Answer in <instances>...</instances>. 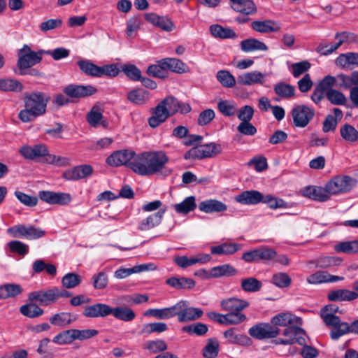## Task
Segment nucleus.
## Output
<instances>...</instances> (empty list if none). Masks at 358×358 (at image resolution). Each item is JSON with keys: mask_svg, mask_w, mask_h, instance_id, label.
I'll return each mask as SVG.
<instances>
[{"mask_svg": "<svg viewBox=\"0 0 358 358\" xmlns=\"http://www.w3.org/2000/svg\"><path fill=\"white\" fill-rule=\"evenodd\" d=\"M241 286L243 291L246 292H257L262 287V283L258 279L250 277L241 280Z\"/></svg>", "mask_w": 358, "mask_h": 358, "instance_id": "obj_50", "label": "nucleus"}, {"mask_svg": "<svg viewBox=\"0 0 358 358\" xmlns=\"http://www.w3.org/2000/svg\"><path fill=\"white\" fill-rule=\"evenodd\" d=\"M291 115L293 119V126L304 128L313 119L315 110L306 105L301 104L292 108Z\"/></svg>", "mask_w": 358, "mask_h": 358, "instance_id": "obj_8", "label": "nucleus"}, {"mask_svg": "<svg viewBox=\"0 0 358 358\" xmlns=\"http://www.w3.org/2000/svg\"><path fill=\"white\" fill-rule=\"evenodd\" d=\"M168 327L166 323L164 322H154L146 324L143 326L141 329V334H150L152 333H162L166 331Z\"/></svg>", "mask_w": 358, "mask_h": 358, "instance_id": "obj_62", "label": "nucleus"}, {"mask_svg": "<svg viewBox=\"0 0 358 358\" xmlns=\"http://www.w3.org/2000/svg\"><path fill=\"white\" fill-rule=\"evenodd\" d=\"M132 171L138 175L150 176L162 173L169 157L163 151L143 152L136 154Z\"/></svg>", "mask_w": 358, "mask_h": 358, "instance_id": "obj_1", "label": "nucleus"}, {"mask_svg": "<svg viewBox=\"0 0 358 358\" xmlns=\"http://www.w3.org/2000/svg\"><path fill=\"white\" fill-rule=\"evenodd\" d=\"M122 71L131 80L137 81L142 78L141 71L134 64H124Z\"/></svg>", "mask_w": 358, "mask_h": 358, "instance_id": "obj_63", "label": "nucleus"}, {"mask_svg": "<svg viewBox=\"0 0 358 358\" xmlns=\"http://www.w3.org/2000/svg\"><path fill=\"white\" fill-rule=\"evenodd\" d=\"M238 271L230 264H223L211 268L208 278H220L222 276H232L236 275Z\"/></svg>", "mask_w": 358, "mask_h": 358, "instance_id": "obj_35", "label": "nucleus"}, {"mask_svg": "<svg viewBox=\"0 0 358 358\" xmlns=\"http://www.w3.org/2000/svg\"><path fill=\"white\" fill-rule=\"evenodd\" d=\"M262 203H266L271 209L287 208L288 203L283 199L272 196L271 194L263 195Z\"/></svg>", "mask_w": 358, "mask_h": 358, "instance_id": "obj_57", "label": "nucleus"}, {"mask_svg": "<svg viewBox=\"0 0 358 358\" xmlns=\"http://www.w3.org/2000/svg\"><path fill=\"white\" fill-rule=\"evenodd\" d=\"M241 249V244L224 243L212 247L211 253L213 255H232Z\"/></svg>", "mask_w": 358, "mask_h": 358, "instance_id": "obj_40", "label": "nucleus"}, {"mask_svg": "<svg viewBox=\"0 0 358 358\" xmlns=\"http://www.w3.org/2000/svg\"><path fill=\"white\" fill-rule=\"evenodd\" d=\"M41 200L49 204L66 205L71 201V197L68 193L41 191L38 193Z\"/></svg>", "mask_w": 358, "mask_h": 358, "instance_id": "obj_15", "label": "nucleus"}, {"mask_svg": "<svg viewBox=\"0 0 358 358\" xmlns=\"http://www.w3.org/2000/svg\"><path fill=\"white\" fill-rule=\"evenodd\" d=\"M166 71L169 70L177 73H183L187 71V66L181 60L176 58L163 59Z\"/></svg>", "mask_w": 358, "mask_h": 358, "instance_id": "obj_41", "label": "nucleus"}, {"mask_svg": "<svg viewBox=\"0 0 358 358\" xmlns=\"http://www.w3.org/2000/svg\"><path fill=\"white\" fill-rule=\"evenodd\" d=\"M166 284L178 289H192L195 286V281L188 278L171 277L166 281Z\"/></svg>", "mask_w": 358, "mask_h": 358, "instance_id": "obj_37", "label": "nucleus"}, {"mask_svg": "<svg viewBox=\"0 0 358 358\" xmlns=\"http://www.w3.org/2000/svg\"><path fill=\"white\" fill-rule=\"evenodd\" d=\"M357 180L347 175L334 176L326 184L329 195L347 193L351 191L357 185Z\"/></svg>", "mask_w": 358, "mask_h": 358, "instance_id": "obj_3", "label": "nucleus"}, {"mask_svg": "<svg viewBox=\"0 0 358 358\" xmlns=\"http://www.w3.org/2000/svg\"><path fill=\"white\" fill-rule=\"evenodd\" d=\"M235 331L236 329L231 328L224 332V336L231 343L241 345H249L250 343V338L247 336L236 334Z\"/></svg>", "mask_w": 358, "mask_h": 358, "instance_id": "obj_43", "label": "nucleus"}, {"mask_svg": "<svg viewBox=\"0 0 358 358\" xmlns=\"http://www.w3.org/2000/svg\"><path fill=\"white\" fill-rule=\"evenodd\" d=\"M334 249L337 252L357 253L358 252V240L341 242L335 245Z\"/></svg>", "mask_w": 358, "mask_h": 358, "instance_id": "obj_52", "label": "nucleus"}, {"mask_svg": "<svg viewBox=\"0 0 358 358\" xmlns=\"http://www.w3.org/2000/svg\"><path fill=\"white\" fill-rule=\"evenodd\" d=\"M340 134L347 142L355 143L358 141V131L350 124L346 123L341 127Z\"/></svg>", "mask_w": 358, "mask_h": 358, "instance_id": "obj_47", "label": "nucleus"}, {"mask_svg": "<svg viewBox=\"0 0 358 358\" xmlns=\"http://www.w3.org/2000/svg\"><path fill=\"white\" fill-rule=\"evenodd\" d=\"M327 99L334 105H344L346 102L345 96L336 90H330L325 94Z\"/></svg>", "mask_w": 358, "mask_h": 358, "instance_id": "obj_61", "label": "nucleus"}, {"mask_svg": "<svg viewBox=\"0 0 358 358\" xmlns=\"http://www.w3.org/2000/svg\"><path fill=\"white\" fill-rule=\"evenodd\" d=\"M20 312L24 316L29 318H36L43 314V310L34 303L22 306L20 308Z\"/></svg>", "mask_w": 358, "mask_h": 358, "instance_id": "obj_49", "label": "nucleus"}, {"mask_svg": "<svg viewBox=\"0 0 358 358\" xmlns=\"http://www.w3.org/2000/svg\"><path fill=\"white\" fill-rule=\"evenodd\" d=\"M97 90L92 85H69L63 90L64 94L71 98H85L93 95Z\"/></svg>", "mask_w": 358, "mask_h": 358, "instance_id": "obj_14", "label": "nucleus"}, {"mask_svg": "<svg viewBox=\"0 0 358 358\" xmlns=\"http://www.w3.org/2000/svg\"><path fill=\"white\" fill-rule=\"evenodd\" d=\"M86 120L92 127H97L99 125L105 129L108 127V122L103 115V109L98 105L92 106L86 115Z\"/></svg>", "mask_w": 358, "mask_h": 358, "instance_id": "obj_18", "label": "nucleus"}, {"mask_svg": "<svg viewBox=\"0 0 358 358\" xmlns=\"http://www.w3.org/2000/svg\"><path fill=\"white\" fill-rule=\"evenodd\" d=\"M222 152V146L220 144L210 143L192 148L187 151L184 156L185 159H202L214 157Z\"/></svg>", "mask_w": 358, "mask_h": 358, "instance_id": "obj_4", "label": "nucleus"}, {"mask_svg": "<svg viewBox=\"0 0 358 358\" xmlns=\"http://www.w3.org/2000/svg\"><path fill=\"white\" fill-rule=\"evenodd\" d=\"M220 306L226 311L241 313L242 310L249 306V303L247 301L237 298H229L222 300Z\"/></svg>", "mask_w": 358, "mask_h": 358, "instance_id": "obj_30", "label": "nucleus"}, {"mask_svg": "<svg viewBox=\"0 0 358 358\" xmlns=\"http://www.w3.org/2000/svg\"><path fill=\"white\" fill-rule=\"evenodd\" d=\"M263 194L257 190H247L241 192L235 197V200L244 205H255L261 203Z\"/></svg>", "mask_w": 358, "mask_h": 358, "instance_id": "obj_27", "label": "nucleus"}, {"mask_svg": "<svg viewBox=\"0 0 358 358\" xmlns=\"http://www.w3.org/2000/svg\"><path fill=\"white\" fill-rule=\"evenodd\" d=\"M146 73L152 77L164 79L168 77L166 66L163 63V59L157 62V64L150 65Z\"/></svg>", "mask_w": 358, "mask_h": 358, "instance_id": "obj_48", "label": "nucleus"}, {"mask_svg": "<svg viewBox=\"0 0 358 358\" xmlns=\"http://www.w3.org/2000/svg\"><path fill=\"white\" fill-rule=\"evenodd\" d=\"M144 17L148 22L164 31L171 32L176 29L174 23L167 16H160L154 13H148L144 15Z\"/></svg>", "mask_w": 358, "mask_h": 358, "instance_id": "obj_16", "label": "nucleus"}, {"mask_svg": "<svg viewBox=\"0 0 358 358\" xmlns=\"http://www.w3.org/2000/svg\"><path fill=\"white\" fill-rule=\"evenodd\" d=\"M358 298V292L347 289L331 290L327 294V299L330 301H352Z\"/></svg>", "mask_w": 358, "mask_h": 358, "instance_id": "obj_24", "label": "nucleus"}, {"mask_svg": "<svg viewBox=\"0 0 358 358\" xmlns=\"http://www.w3.org/2000/svg\"><path fill=\"white\" fill-rule=\"evenodd\" d=\"M29 301H37L41 306H48L56 302L55 293L53 289L46 291H36L29 294Z\"/></svg>", "mask_w": 358, "mask_h": 358, "instance_id": "obj_26", "label": "nucleus"}, {"mask_svg": "<svg viewBox=\"0 0 358 358\" xmlns=\"http://www.w3.org/2000/svg\"><path fill=\"white\" fill-rule=\"evenodd\" d=\"M251 28L262 34L278 32L281 29L277 22L271 20H255L251 23Z\"/></svg>", "mask_w": 358, "mask_h": 358, "instance_id": "obj_25", "label": "nucleus"}, {"mask_svg": "<svg viewBox=\"0 0 358 358\" xmlns=\"http://www.w3.org/2000/svg\"><path fill=\"white\" fill-rule=\"evenodd\" d=\"M77 320L76 316H73L70 313L62 312L51 316L49 321L51 324L65 327Z\"/></svg>", "mask_w": 358, "mask_h": 358, "instance_id": "obj_34", "label": "nucleus"}, {"mask_svg": "<svg viewBox=\"0 0 358 358\" xmlns=\"http://www.w3.org/2000/svg\"><path fill=\"white\" fill-rule=\"evenodd\" d=\"M302 193L304 196L320 202L327 201L330 199L326 185L324 187L318 186L306 187L302 190Z\"/></svg>", "mask_w": 358, "mask_h": 358, "instance_id": "obj_23", "label": "nucleus"}, {"mask_svg": "<svg viewBox=\"0 0 358 358\" xmlns=\"http://www.w3.org/2000/svg\"><path fill=\"white\" fill-rule=\"evenodd\" d=\"M177 303L174 306L161 309L150 308L144 313L145 316H152L158 320H167L176 316Z\"/></svg>", "mask_w": 358, "mask_h": 358, "instance_id": "obj_28", "label": "nucleus"}, {"mask_svg": "<svg viewBox=\"0 0 358 358\" xmlns=\"http://www.w3.org/2000/svg\"><path fill=\"white\" fill-rule=\"evenodd\" d=\"M350 333L358 334V320H354L350 324L346 322H343L341 329L335 334L334 340H338L341 336Z\"/></svg>", "mask_w": 358, "mask_h": 358, "instance_id": "obj_56", "label": "nucleus"}, {"mask_svg": "<svg viewBox=\"0 0 358 358\" xmlns=\"http://www.w3.org/2000/svg\"><path fill=\"white\" fill-rule=\"evenodd\" d=\"M43 54H44V50H40L31 54L22 55L18 58L17 62V66L19 69L18 73L21 76L27 75V70L28 69L41 62Z\"/></svg>", "mask_w": 358, "mask_h": 358, "instance_id": "obj_13", "label": "nucleus"}, {"mask_svg": "<svg viewBox=\"0 0 358 358\" xmlns=\"http://www.w3.org/2000/svg\"><path fill=\"white\" fill-rule=\"evenodd\" d=\"M24 108L18 114L22 122H30L46 113L47 104L50 97L43 92H33L24 96Z\"/></svg>", "mask_w": 358, "mask_h": 358, "instance_id": "obj_2", "label": "nucleus"}, {"mask_svg": "<svg viewBox=\"0 0 358 358\" xmlns=\"http://www.w3.org/2000/svg\"><path fill=\"white\" fill-rule=\"evenodd\" d=\"M0 90L3 92H20L23 90V85L15 79H0Z\"/></svg>", "mask_w": 358, "mask_h": 358, "instance_id": "obj_51", "label": "nucleus"}, {"mask_svg": "<svg viewBox=\"0 0 358 358\" xmlns=\"http://www.w3.org/2000/svg\"><path fill=\"white\" fill-rule=\"evenodd\" d=\"M201 211L206 213H220L227 210V206L220 201L209 199L202 201L199 205Z\"/></svg>", "mask_w": 358, "mask_h": 358, "instance_id": "obj_31", "label": "nucleus"}, {"mask_svg": "<svg viewBox=\"0 0 358 358\" xmlns=\"http://www.w3.org/2000/svg\"><path fill=\"white\" fill-rule=\"evenodd\" d=\"M240 45L241 50L245 52L255 50L266 51L268 50V47L264 43L253 38L242 41Z\"/></svg>", "mask_w": 358, "mask_h": 358, "instance_id": "obj_36", "label": "nucleus"}, {"mask_svg": "<svg viewBox=\"0 0 358 358\" xmlns=\"http://www.w3.org/2000/svg\"><path fill=\"white\" fill-rule=\"evenodd\" d=\"M292 280L286 273H278L273 275L272 282L277 287L285 288L290 285Z\"/></svg>", "mask_w": 358, "mask_h": 358, "instance_id": "obj_64", "label": "nucleus"}, {"mask_svg": "<svg viewBox=\"0 0 358 358\" xmlns=\"http://www.w3.org/2000/svg\"><path fill=\"white\" fill-rule=\"evenodd\" d=\"M150 113L152 115L148 119V124L152 128L157 127L170 117V114L160 102L155 108L150 109Z\"/></svg>", "mask_w": 358, "mask_h": 358, "instance_id": "obj_21", "label": "nucleus"}, {"mask_svg": "<svg viewBox=\"0 0 358 358\" xmlns=\"http://www.w3.org/2000/svg\"><path fill=\"white\" fill-rule=\"evenodd\" d=\"M74 339L73 329L63 331L52 339V341L59 345L71 343Z\"/></svg>", "mask_w": 358, "mask_h": 358, "instance_id": "obj_60", "label": "nucleus"}, {"mask_svg": "<svg viewBox=\"0 0 358 358\" xmlns=\"http://www.w3.org/2000/svg\"><path fill=\"white\" fill-rule=\"evenodd\" d=\"M342 262V259L336 257H322L315 260H311L308 262L310 264H315L316 267L320 268H329L338 266Z\"/></svg>", "mask_w": 358, "mask_h": 358, "instance_id": "obj_45", "label": "nucleus"}, {"mask_svg": "<svg viewBox=\"0 0 358 358\" xmlns=\"http://www.w3.org/2000/svg\"><path fill=\"white\" fill-rule=\"evenodd\" d=\"M165 210V209H160L157 213L150 215L146 219L143 220L140 222L138 229L141 231H148L157 227L160 224Z\"/></svg>", "mask_w": 358, "mask_h": 358, "instance_id": "obj_32", "label": "nucleus"}, {"mask_svg": "<svg viewBox=\"0 0 358 358\" xmlns=\"http://www.w3.org/2000/svg\"><path fill=\"white\" fill-rule=\"evenodd\" d=\"M173 208L178 213L186 215L196 208V199L194 196H188L181 203L173 205Z\"/></svg>", "mask_w": 358, "mask_h": 358, "instance_id": "obj_39", "label": "nucleus"}, {"mask_svg": "<svg viewBox=\"0 0 358 358\" xmlns=\"http://www.w3.org/2000/svg\"><path fill=\"white\" fill-rule=\"evenodd\" d=\"M248 333L256 339L263 340L275 338L280 334V329L268 323H259L250 328Z\"/></svg>", "mask_w": 358, "mask_h": 358, "instance_id": "obj_11", "label": "nucleus"}, {"mask_svg": "<svg viewBox=\"0 0 358 358\" xmlns=\"http://www.w3.org/2000/svg\"><path fill=\"white\" fill-rule=\"evenodd\" d=\"M264 82V74L257 71L248 72L237 77V83L241 85L250 86L255 84H262Z\"/></svg>", "mask_w": 358, "mask_h": 358, "instance_id": "obj_29", "label": "nucleus"}, {"mask_svg": "<svg viewBox=\"0 0 358 358\" xmlns=\"http://www.w3.org/2000/svg\"><path fill=\"white\" fill-rule=\"evenodd\" d=\"M299 326L291 325L286 327L283 331L282 335L287 338L276 339L274 341L275 343L287 345L297 343L299 345H303L306 343L305 338L303 337L305 331Z\"/></svg>", "mask_w": 358, "mask_h": 358, "instance_id": "obj_9", "label": "nucleus"}, {"mask_svg": "<svg viewBox=\"0 0 358 358\" xmlns=\"http://www.w3.org/2000/svg\"><path fill=\"white\" fill-rule=\"evenodd\" d=\"M271 324L277 327H289L291 325H301L302 319L289 313H282L274 316L271 321Z\"/></svg>", "mask_w": 358, "mask_h": 358, "instance_id": "obj_19", "label": "nucleus"}, {"mask_svg": "<svg viewBox=\"0 0 358 358\" xmlns=\"http://www.w3.org/2000/svg\"><path fill=\"white\" fill-rule=\"evenodd\" d=\"M170 117L176 114L180 109V101L174 96H169L160 101Z\"/></svg>", "mask_w": 358, "mask_h": 358, "instance_id": "obj_55", "label": "nucleus"}, {"mask_svg": "<svg viewBox=\"0 0 358 358\" xmlns=\"http://www.w3.org/2000/svg\"><path fill=\"white\" fill-rule=\"evenodd\" d=\"M338 312V307L334 304H329L324 306L320 310V317L324 324L328 327H331L330 337L332 340L335 338V334L341 329V324L343 322L335 313Z\"/></svg>", "mask_w": 358, "mask_h": 358, "instance_id": "obj_5", "label": "nucleus"}, {"mask_svg": "<svg viewBox=\"0 0 358 358\" xmlns=\"http://www.w3.org/2000/svg\"><path fill=\"white\" fill-rule=\"evenodd\" d=\"M80 69L86 75L99 77V66L88 60H79L77 62Z\"/></svg>", "mask_w": 358, "mask_h": 358, "instance_id": "obj_53", "label": "nucleus"}, {"mask_svg": "<svg viewBox=\"0 0 358 358\" xmlns=\"http://www.w3.org/2000/svg\"><path fill=\"white\" fill-rule=\"evenodd\" d=\"M211 34L216 38H234L236 36L235 31L228 27H223L219 24H213L210 27Z\"/></svg>", "mask_w": 358, "mask_h": 358, "instance_id": "obj_46", "label": "nucleus"}, {"mask_svg": "<svg viewBox=\"0 0 358 358\" xmlns=\"http://www.w3.org/2000/svg\"><path fill=\"white\" fill-rule=\"evenodd\" d=\"M81 276L75 273H69L62 279L63 287L67 289L74 288L81 282Z\"/></svg>", "mask_w": 358, "mask_h": 358, "instance_id": "obj_58", "label": "nucleus"}, {"mask_svg": "<svg viewBox=\"0 0 358 358\" xmlns=\"http://www.w3.org/2000/svg\"><path fill=\"white\" fill-rule=\"evenodd\" d=\"M93 173V168L89 164L76 166L68 169L63 173V177L68 180H78L88 176Z\"/></svg>", "mask_w": 358, "mask_h": 358, "instance_id": "obj_17", "label": "nucleus"}, {"mask_svg": "<svg viewBox=\"0 0 358 358\" xmlns=\"http://www.w3.org/2000/svg\"><path fill=\"white\" fill-rule=\"evenodd\" d=\"M22 287L17 284H5L0 286V299L15 297L22 292Z\"/></svg>", "mask_w": 358, "mask_h": 358, "instance_id": "obj_38", "label": "nucleus"}, {"mask_svg": "<svg viewBox=\"0 0 358 358\" xmlns=\"http://www.w3.org/2000/svg\"><path fill=\"white\" fill-rule=\"evenodd\" d=\"M127 99L134 104L143 105L149 99V94L143 89L132 90L128 93Z\"/></svg>", "mask_w": 358, "mask_h": 358, "instance_id": "obj_44", "label": "nucleus"}, {"mask_svg": "<svg viewBox=\"0 0 358 358\" xmlns=\"http://www.w3.org/2000/svg\"><path fill=\"white\" fill-rule=\"evenodd\" d=\"M116 319L129 322L136 318L135 312L130 308L127 306H118L111 308V313Z\"/></svg>", "mask_w": 358, "mask_h": 358, "instance_id": "obj_33", "label": "nucleus"}, {"mask_svg": "<svg viewBox=\"0 0 358 358\" xmlns=\"http://www.w3.org/2000/svg\"><path fill=\"white\" fill-rule=\"evenodd\" d=\"M231 8L245 15H255L257 12L256 4L252 0H229Z\"/></svg>", "mask_w": 358, "mask_h": 358, "instance_id": "obj_22", "label": "nucleus"}, {"mask_svg": "<svg viewBox=\"0 0 358 358\" xmlns=\"http://www.w3.org/2000/svg\"><path fill=\"white\" fill-rule=\"evenodd\" d=\"M136 153L131 150H120L113 152L106 159V163L111 166H125L132 170L135 164Z\"/></svg>", "mask_w": 358, "mask_h": 358, "instance_id": "obj_7", "label": "nucleus"}, {"mask_svg": "<svg viewBox=\"0 0 358 358\" xmlns=\"http://www.w3.org/2000/svg\"><path fill=\"white\" fill-rule=\"evenodd\" d=\"M277 252L268 247L262 246L249 250L242 255L241 259L246 263L273 261L275 259Z\"/></svg>", "mask_w": 358, "mask_h": 358, "instance_id": "obj_6", "label": "nucleus"}, {"mask_svg": "<svg viewBox=\"0 0 358 358\" xmlns=\"http://www.w3.org/2000/svg\"><path fill=\"white\" fill-rule=\"evenodd\" d=\"M20 154L27 159L37 160L43 158V162L46 163L48 155H50L48 147L43 143L34 145V146L24 145L20 150Z\"/></svg>", "mask_w": 358, "mask_h": 358, "instance_id": "obj_12", "label": "nucleus"}, {"mask_svg": "<svg viewBox=\"0 0 358 358\" xmlns=\"http://www.w3.org/2000/svg\"><path fill=\"white\" fill-rule=\"evenodd\" d=\"M217 80L226 87H232L236 85V79L230 73L229 71L226 70L219 71L217 73Z\"/></svg>", "mask_w": 358, "mask_h": 358, "instance_id": "obj_59", "label": "nucleus"}, {"mask_svg": "<svg viewBox=\"0 0 358 358\" xmlns=\"http://www.w3.org/2000/svg\"><path fill=\"white\" fill-rule=\"evenodd\" d=\"M219 353V343L215 338H209L207 345L202 350L205 358H216Z\"/></svg>", "mask_w": 358, "mask_h": 358, "instance_id": "obj_54", "label": "nucleus"}, {"mask_svg": "<svg viewBox=\"0 0 358 358\" xmlns=\"http://www.w3.org/2000/svg\"><path fill=\"white\" fill-rule=\"evenodd\" d=\"M176 316L180 322H188L201 318L203 314L201 309L189 307L186 301H180L177 303Z\"/></svg>", "mask_w": 358, "mask_h": 358, "instance_id": "obj_10", "label": "nucleus"}, {"mask_svg": "<svg viewBox=\"0 0 358 358\" xmlns=\"http://www.w3.org/2000/svg\"><path fill=\"white\" fill-rule=\"evenodd\" d=\"M273 90L275 93L282 99H289L295 95L294 87L283 82L275 84Z\"/></svg>", "mask_w": 358, "mask_h": 358, "instance_id": "obj_42", "label": "nucleus"}, {"mask_svg": "<svg viewBox=\"0 0 358 358\" xmlns=\"http://www.w3.org/2000/svg\"><path fill=\"white\" fill-rule=\"evenodd\" d=\"M111 313V307L101 303L87 306L85 308L83 315L86 317H105Z\"/></svg>", "mask_w": 358, "mask_h": 358, "instance_id": "obj_20", "label": "nucleus"}]
</instances>
